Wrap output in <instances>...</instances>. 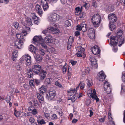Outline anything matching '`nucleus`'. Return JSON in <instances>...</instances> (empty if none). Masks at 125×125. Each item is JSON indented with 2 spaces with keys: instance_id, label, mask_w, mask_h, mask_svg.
Wrapping results in <instances>:
<instances>
[{
  "instance_id": "8",
  "label": "nucleus",
  "mask_w": 125,
  "mask_h": 125,
  "mask_svg": "<svg viewBox=\"0 0 125 125\" xmlns=\"http://www.w3.org/2000/svg\"><path fill=\"white\" fill-rule=\"evenodd\" d=\"M20 60L21 62H31V57L28 54L22 56Z\"/></svg>"
},
{
  "instance_id": "56",
  "label": "nucleus",
  "mask_w": 125,
  "mask_h": 125,
  "mask_svg": "<svg viewBox=\"0 0 125 125\" xmlns=\"http://www.w3.org/2000/svg\"><path fill=\"white\" fill-rule=\"evenodd\" d=\"M124 85L123 84H122L121 88V92L122 93L123 91L125 92V87L124 86Z\"/></svg>"
},
{
  "instance_id": "11",
  "label": "nucleus",
  "mask_w": 125,
  "mask_h": 125,
  "mask_svg": "<svg viewBox=\"0 0 125 125\" xmlns=\"http://www.w3.org/2000/svg\"><path fill=\"white\" fill-rule=\"evenodd\" d=\"M41 4L44 11H46L48 9L49 5H48L46 0H41Z\"/></svg>"
},
{
  "instance_id": "5",
  "label": "nucleus",
  "mask_w": 125,
  "mask_h": 125,
  "mask_svg": "<svg viewBox=\"0 0 125 125\" xmlns=\"http://www.w3.org/2000/svg\"><path fill=\"white\" fill-rule=\"evenodd\" d=\"M122 31L120 30H119L118 31V32L117 33V35L115 36H113V37H117L118 39H117V41L119 42V46H121L122 44L124 43V41L122 39H121L122 37L121 36L122 35Z\"/></svg>"
},
{
  "instance_id": "22",
  "label": "nucleus",
  "mask_w": 125,
  "mask_h": 125,
  "mask_svg": "<svg viewBox=\"0 0 125 125\" xmlns=\"http://www.w3.org/2000/svg\"><path fill=\"white\" fill-rule=\"evenodd\" d=\"M18 51L17 50L13 51L12 54V59L13 61H14L16 60L18 56Z\"/></svg>"
},
{
  "instance_id": "62",
  "label": "nucleus",
  "mask_w": 125,
  "mask_h": 125,
  "mask_svg": "<svg viewBox=\"0 0 125 125\" xmlns=\"http://www.w3.org/2000/svg\"><path fill=\"white\" fill-rule=\"evenodd\" d=\"M10 97L9 96H7L6 99V100L8 103H9L10 100Z\"/></svg>"
},
{
  "instance_id": "55",
  "label": "nucleus",
  "mask_w": 125,
  "mask_h": 125,
  "mask_svg": "<svg viewBox=\"0 0 125 125\" xmlns=\"http://www.w3.org/2000/svg\"><path fill=\"white\" fill-rule=\"evenodd\" d=\"M86 81L87 82V85L89 86L90 87L92 85V83L91 80L87 79Z\"/></svg>"
},
{
  "instance_id": "12",
  "label": "nucleus",
  "mask_w": 125,
  "mask_h": 125,
  "mask_svg": "<svg viewBox=\"0 0 125 125\" xmlns=\"http://www.w3.org/2000/svg\"><path fill=\"white\" fill-rule=\"evenodd\" d=\"M89 91L91 92V93L90 94V96L92 99L94 100L95 99L96 102L99 101V99L96 95L95 89H93V90L92 92L91 89H90Z\"/></svg>"
},
{
  "instance_id": "16",
  "label": "nucleus",
  "mask_w": 125,
  "mask_h": 125,
  "mask_svg": "<svg viewBox=\"0 0 125 125\" xmlns=\"http://www.w3.org/2000/svg\"><path fill=\"white\" fill-rule=\"evenodd\" d=\"M48 30L50 31L53 34L58 33L60 32V31L58 29L52 26H50L48 28Z\"/></svg>"
},
{
  "instance_id": "36",
  "label": "nucleus",
  "mask_w": 125,
  "mask_h": 125,
  "mask_svg": "<svg viewBox=\"0 0 125 125\" xmlns=\"http://www.w3.org/2000/svg\"><path fill=\"white\" fill-rule=\"evenodd\" d=\"M37 122L39 125H42L46 123V122H45L44 120L42 119L41 120L39 119L37 120Z\"/></svg>"
},
{
  "instance_id": "59",
  "label": "nucleus",
  "mask_w": 125,
  "mask_h": 125,
  "mask_svg": "<svg viewBox=\"0 0 125 125\" xmlns=\"http://www.w3.org/2000/svg\"><path fill=\"white\" fill-rule=\"evenodd\" d=\"M34 109V107L32 106L29 107L28 108V110L30 112H31Z\"/></svg>"
},
{
  "instance_id": "45",
  "label": "nucleus",
  "mask_w": 125,
  "mask_h": 125,
  "mask_svg": "<svg viewBox=\"0 0 125 125\" xmlns=\"http://www.w3.org/2000/svg\"><path fill=\"white\" fill-rule=\"evenodd\" d=\"M29 85L32 87H34L35 82L34 80L30 81L29 82Z\"/></svg>"
},
{
  "instance_id": "47",
  "label": "nucleus",
  "mask_w": 125,
  "mask_h": 125,
  "mask_svg": "<svg viewBox=\"0 0 125 125\" xmlns=\"http://www.w3.org/2000/svg\"><path fill=\"white\" fill-rule=\"evenodd\" d=\"M31 112V114H33V115H36L38 113V111L36 109H35V108Z\"/></svg>"
},
{
  "instance_id": "1",
  "label": "nucleus",
  "mask_w": 125,
  "mask_h": 125,
  "mask_svg": "<svg viewBox=\"0 0 125 125\" xmlns=\"http://www.w3.org/2000/svg\"><path fill=\"white\" fill-rule=\"evenodd\" d=\"M101 17L98 14H95L93 16L91 20L94 27H97L99 26L101 21Z\"/></svg>"
},
{
  "instance_id": "39",
  "label": "nucleus",
  "mask_w": 125,
  "mask_h": 125,
  "mask_svg": "<svg viewBox=\"0 0 125 125\" xmlns=\"http://www.w3.org/2000/svg\"><path fill=\"white\" fill-rule=\"evenodd\" d=\"M50 118L52 120H55L57 119L58 117L56 114H52Z\"/></svg>"
},
{
  "instance_id": "63",
  "label": "nucleus",
  "mask_w": 125,
  "mask_h": 125,
  "mask_svg": "<svg viewBox=\"0 0 125 125\" xmlns=\"http://www.w3.org/2000/svg\"><path fill=\"white\" fill-rule=\"evenodd\" d=\"M14 26L16 29H17L19 26V24L17 22H15L14 23Z\"/></svg>"
},
{
  "instance_id": "17",
  "label": "nucleus",
  "mask_w": 125,
  "mask_h": 125,
  "mask_svg": "<svg viewBox=\"0 0 125 125\" xmlns=\"http://www.w3.org/2000/svg\"><path fill=\"white\" fill-rule=\"evenodd\" d=\"M91 50L94 54L96 55L99 53L100 50L97 46H95L94 47L92 48Z\"/></svg>"
},
{
  "instance_id": "28",
  "label": "nucleus",
  "mask_w": 125,
  "mask_h": 125,
  "mask_svg": "<svg viewBox=\"0 0 125 125\" xmlns=\"http://www.w3.org/2000/svg\"><path fill=\"white\" fill-rule=\"evenodd\" d=\"M90 71V69L89 67H86L84 68V70L82 73V75H84L86 74L87 75L89 73V72Z\"/></svg>"
},
{
  "instance_id": "26",
  "label": "nucleus",
  "mask_w": 125,
  "mask_h": 125,
  "mask_svg": "<svg viewBox=\"0 0 125 125\" xmlns=\"http://www.w3.org/2000/svg\"><path fill=\"white\" fill-rule=\"evenodd\" d=\"M85 50L84 48L80 49L77 53V56L78 57H81L83 56Z\"/></svg>"
},
{
  "instance_id": "6",
  "label": "nucleus",
  "mask_w": 125,
  "mask_h": 125,
  "mask_svg": "<svg viewBox=\"0 0 125 125\" xmlns=\"http://www.w3.org/2000/svg\"><path fill=\"white\" fill-rule=\"evenodd\" d=\"M56 95V92L54 90L51 91L47 94L46 98L48 100H51L53 99Z\"/></svg>"
},
{
  "instance_id": "21",
  "label": "nucleus",
  "mask_w": 125,
  "mask_h": 125,
  "mask_svg": "<svg viewBox=\"0 0 125 125\" xmlns=\"http://www.w3.org/2000/svg\"><path fill=\"white\" fill-rule=\"evenodd\" d=\"M36 9L38 14L40 15H42V10L40 6L39 5H37L36 6Z\"/></svg>"
},
{
  "instance_id": "50",
  "label": "nucleus",
  "mask_w": 125,
  "mask_h": 125,
  "mask_svg": "<svg viewBox=\"0 0 125 125\" xmlns=\"http://www.w3.org/2000/svg\"><path fill=\"white\" fill-rule=\"evenodd\" d=\"M92 67L93 68L97 69L98 67L97 63H91Z\"/></svg>"
},
{
  "instance_id": "53",
  "label": "nucleus",
  "mask_w": 125,
  "mask_h": 125,
  "mask_svg": "<svg viewBox=\"0 0 125 125\" xmlns=\"http://www.w3.org/2000/svg\"><path fill=\"white\" fill-rule=\"evenodd\" d=\"M106 116H105L103 117L100 118L99 119V120L101 123L103 122L105 120Z\"/></svg>"
},
{
  "instance_id": "57",
  "label": "nucleus",
  "mask_w": 125,
  "mask_h": 125,
  "mask_svg": "<svg viewBox=\"0 0 125 125\" xmlns=\"http://www.w3.org/2000/svg\"><path fill=\"white\" fill-rule=\"evenodd\" d=\"M25 116H31V112H28L24 114Z\"/></svg>"
},
{
  "instance_id": "20",
  "label": "nucleus",
  "mask_w": 125,
  "mask_h": 125,
  "mask_svg": "<svg viewBox=\"0 0 125 125\" xmlns=\"http://www.w3.org/2000/svg\"><path fill=\"white\" fill-rule=\"evenodd\" d=\"M41 73H40V76H41L40 79L41 80H43L46 77L47 73L45 71L42 70H41Z\"/></svg>"
},
{
  "instance_id": "41",
  "label": "nucleus",
  "mask_w": 125,
  "mask_h": 125,
  "mask_svg": "<svg viewBox=\"0 0 125 125\" xmlns=\"http://www.w3.org/2000/svg\"><path fill=\"white\" fill-rule=\"evenodd\" d=\"M27 74L29 78H32L33 76L31 70H29L27 71Z\"/></svg>"
},
{
  "instance_id": "30",
  "label": "nucleus",
  "mask_w": 125,
  "mask_h": 125,
  "mask_svg": "<svg viewBox=\"0 0 125 125\" xmlns=\"http://www.w3.org/2000/svg\"><path fill=\"white\" fill-rule=\"evenodd\" d=\"M75 14L77 15H79L82 12V10L79 7H77L75 9Z\"/></svg>"
},
{
  "instance_id": "9",
  "label": "nucleus",
  "mask_w": 125,
  "mask_h": 125,
  "mask_svg": "<svg viewBox=\"0 0 125 125\" xmlns=\"http://www.w3.org/2000/svg\"><path fill=\"white\" fill-rule=\"evenodd\" d=\"M22 33L24 34L23 35L21 33H17L16 34V36L18 39H20L19 40L25 41V39L23 36H25L28 33L27 31L24 29L22 30Z\"/></svg>"
},
{
  "instance_id": "10",
  "label": "nucleus",
  "mask_w": 125,
  "mask_h": 125,
  "mask_svg": "<svg viewBox=\"0 0 125 125\" xmlns=\"http://www.w3.org/2000/svg\"><path fill=\"white\" fill-rule=\"evenodd\" d=\"M97 77L100 81L102 82L105 79L106 76L104 72L101 71L98 74Z\"/></svg>"
},
{
  "instance_id": "24",
  "label": "nucleus",
  "mask_w": 125,
  "mask_h": 125,
  "mask_svg": "<svg viewBox=\"0 0 125 125\" xmlns=\"http://www.w3.org/2000/svg\"><path fill=\"white\" fill-rule=\"evenodd\" d=\"M108 118L110 124L111 125H114V122L112 119L111 113L109 112L108 113Z\"/></svg>"
},
{
  "instance_id": "44",
  "label": "nucleus",
  "mask_w": 125,
  "mask_h": 125,
  "mask_svg": "<svg viewBox=\"0 0 125 125\" xmlns=\"http://www.w3.org/2000/svg\"><path fill=\"white\" fill-rule=\"evenodd\" d=\"M21 114V113L20 111H19L17 112L15 111L14 112L15 115L17 117L20 116Z\"/></svg>"
},
{
  "instance_id": "35",
  "label": "nucleus",
  "mask_w": 125,
  "mask_h": 125,
  "mask_svg": "<svg viewBox=\"0 0 125 125\" xmlns=\"http://www.w3.org/2000/svg\"><path fill=\"white\" fill-rule=\"evenodd\" d=\"M78 94L77 93H75L74 95L72 97L71 100L72 102H74L78 98Z\"/></svg>"
},
{
  "instance_id": "38",
  "label": "nucleus",
  "mask_w": 125,
  "mask_h": 125,
  "mask_svg": "<svg viewBox=\"0 0 125 125\" xmlns=\"http://www.w3.org/2000/svg\"><path fill=\"white\" fill-rule=\"evenodd\" d=\"M109 29L111 31H113L115 28V26L113 23H112L111 22H109Z\"/></svg>"
},
{
  "instance_id": "46",
  "label": "nucleus",
  "mask_w": 125,
  "mask_h": 125,
  "mask_svg": "<svg viewBox=\"0 0 125 125\" xmlns=\"http://www.w3.org/2000/svg\"><path fill=\"white\" fill-rule=\"evenodd\" d=\"M66 63H65L62 69V71L63 73H65L66 71L67 70V66L66 64Z\"/></svg>"
},
{
  "instance_id": "31",
  "label": "nucleus",
  "mask_w": 125,
  "mask_h": 125,
  "mask_svg": "<svg viewBox=\"0 0 125 125\" xmlns=\"http://www.w3.org/2000/svg\"><path fill=\"white\" fill-rule=\"evenodd\" d=\"M34 57L37 62H41L42 59V57H41L39 55L36 54L34 55Z\"/></svg>"
},
{
  "instance_id": "29",
  "label": "nucleus",
  "mask_w": 125,
  "mask_h": 125,
  "mask_svg": "<svg viewBox=\"0 0 125 125\" xmlns=\"http://www.w3.org/2000/svg\"><path fill=\"white\" fill-rule=\"evenodd\" d=\"M52 40V36L51 35L46 36L45 37L44 40L46 42H51V41Z\"/></svg>"
},
{
  "instance_id": "60",
  "label": "nucleus",
  "mask_w": 125,
  "mask_h": 125,
  "mask_svg": "<svg viewBox=\"0 0 125 125\" xmlns=\"http://www.w3.org/2000/svg\"><path fill=\"white\" fill-rule=\"evenodd\" d=\"M57 113L60 116H62L63 115V113L62 111L61 110H59L57 112Z\"/></svg>"
},
{
  "instance_id": "15",
  "label": "nucleus",
  "mask_w": 125,
  "mask_h": 125,
  "mask_svg": "<svg viewBox=\"0 0 125 125\" xmlns=\"http://www.w3.org/2000/svg\"><path fill=\"white\" fill-rule=\"evenodd\" d=\"M108 18L110 22H115L117 20L116 15L113 13L109 14L108 15Z\"/></svg>"
},
{
  "instance_id": "33",
  "label": "nucleus",
  "mask_w": 125,
  "mask_h": 125,
  "mask_svg": "<svg viewBox=\"0 0 125 125\" xmlns=\"http://www.w3.org/2000/svg\"><path fill=\"white\" fill-rule=\"evenodd\" d=\"M80 85V88L81 89H83L85 86V84L83 83L82 81H81L79 84L76 87V89L77 90L79 88V86Z\"/></svg>"
},
{
  "instance_id": "34",
  "label": "nucleus",
  "mask_w": 125,
  "mask_h": 125,
  "mask_svg": "<svg viewBox=\"0 0 125 125\" xmlns=\"http://www.w3.org/2000/svg\"><path fill=\"white\" fill-rule=\"evenodd\" d=\"M87 30V27L86 25L85 24H81V30L83 32Z\"/></svg>"
},
{
  "instance_id": "4",
  "label": "nucleus",
  "mask_w": 125,
  "mask_h": 125,
  "mask_svg": "<svg viewBox=\"0 0 125 125\" xmlns=\"http://www.w3.org/2000/svg\"><path fill=\"white\" fill-rule=\"evenodd\" d=\"M43 41V39L42 38L41 35L39 36H35L33 39V43L37 46H38L39 45H40V43Z\"/></svg>"
},
{
  "instance_id": "40",
  "label": "nucleus",
  "mask_w": 125,
  "mask_h": 125,
  "mask_svg": "<svg viewBox=\"0 0 125 125\" xmlns=\"http://www.w3.org/2000/svg\"><path fill=\"white\" fill-rule=\"evenodd\" d=\"M41 46L45 48H47V46L44 43L43 41H42V42H41L40 43V45H39V46H38V48L39 47H40Z\"/></svg>"
},
{
  "instance_id": "49",
  "label": "nucleus",
  "mask_w": 125,
  "mask_h": 125,
  "mask_svg": "<svg viewBox=\"0 0 125 125\" xmlns=\"http://www.w3.org/2000/svg\"><path fill=\"white\" fill-rule=\"evenodd\" d=\"M21 63H17L16 64V68L17 69L20 70L21 69L20 65Z\"/></svg>"
},
{
  "instance_id": "52",
  "label": "nucleus",
  "mask_w": 125,
  "mask_h": 125,
  "mask_svg": "<svg viewBox=\"0 0 125 125\" xmlns=\"http://www.w3.org/2000/svg\"><path fill=\"white\" fill-rule=\"evenodd\" d=\"M55 84L57 86L61 88L62 86L60 83L58 81H56L55 82Z\"/></svg>"
},
{
  "instance_id": "61",
  "label": "nucleus",
  "mask_w": 125,
  "mask_h": 125,
  "mask_svg": "<svg viewBox=\"0 0 125 125\" xmlns=\"http://www.w3.org/2000/svg\"><path fill=\"white\" fill-rule=\"evenodd\" d=\"M13 91L12 92V93H18L19 92V91L16 88H13L12 89Z\"/></svg>"
},
{
  "instance_id": "58",
  "label": "nucleus",
  "mask_w": 125,
  "mask_h": 125,
  "mask_svg": "<svg viewBox=\"0 0 125 125\" xmlns=\"http://www.w3.org/2000/svg\"><path fill=\"white\" fill-rule=\"evenodd\" d=\"M45 82V83H47L48 84H50L51 83V81L50 79L49 78H46Z\"/></svg>"
},
{
  "instance_id": "13",
  "label": "nucleus",
  "mask_w": 125,
  "mask_h": 125,
  "mask_svg": "<svg viewBox=\"0 0 125 125\" xmlns=\"http://www.w3.org/2000/svg\"><path fill=\"white\" fill-rule=\"evenodd\" d=\"M25 41L22 40L16 41L14 42V45L19 49L23 47V42Z\"/></svg>"
},
{
  "instance_id": "27",
  "label": "nucleus",
  "mask_w": 125,
  "mask_h": 125,
  "mask_svg": "<svg viewBox=\"0 0 125 125\" xmlns=\"http://www.w3.org/2000/svg\"><path fill=\"white\" fill-rule=\"evenodd\" d=\"M38 47L37 46L36 47H35L32 45H30L29 47V50L32 52H34L36 50V49H38Z\"/></svg>"
},
{
  "instance_id": "14",
  "label": "nucleus",
  "mask_w": 125,
  "mask_h": 125,
  "mask_svg": "<svg viewBox=\"0 0 125 125\" xmlns=\"http://www.w3.org/2000/svg\"><path fill=\"white\" fill-rule=\"evenodd\" d=\"M41 66L39 65H34L33 66L32 71L35 74L39 73L41 72Z\"/></svg>"
},
{
  "instance_id": "54",
  "label": "nucleus",
  "mask_w": 125,
  "mask_h": 125,
  "mask_svg": "<svg viewBox=\"0 0 125 125\" xmlns=\"http://www.w3.org/2000/svg\"><path fill=\"white\" fill-rule=\"evenodd\" d=\"M45 117L47 119H48L50 117V114L48 112H44L43 113Z\"/></svg>"
},
{
  "instance_id": "23",
  "label": "nucleus",
  "mask_w": 125,
  "mask_h": 125,
  "mask_svg": "<svg viewBox=\"0 0 125 125\" xmlns=\"http://www.w3.org/2000/svg\"><path fill=\"white\" fill-rule=\"evenodd\" d=\"M37 96L39 101L41 103H42L44 101V98L43 96L38 93L37 94Z\"/></svg>"
},
{
  "instance_id": "64",
  "label": "nucleus",
  "mask_w": 125,
  "mask_h": 125,
  "mask_svg": "<svg viewBox=\"0 0 125 125\" xmlns=\"http://www.w3.org/2000/svg\"><path fill=\"white\" fill-rule=\"evenodd\" d=\"M122 79L123 81L125 82V73L123 74L122 77Z\"/></svg>"
},
{
  "instance_id": "3",
  "label": "nucleus",
  "mask_w": 125,
  "mask_h": 125,
  "mask_svg": "<svg viewBox=\"0 0 125 125\" xmlns=\"http://www.w3.org/2000/svg\"><path fill=\"white\" fill-rule=\"evenodd\" d=\"M117 37H114L110 38V44L111 46H113L114 48L112 49L113 51L114 52H117L118 49L116 46L118 42L117 41Z\"/></svg>"
},
{
  "instance_id": "42",
  "label": "nucleus",
  "mask_w": 125,
  "mask_h": 125,
  "mask_svg": "<svg viewBox=\"0 0 125 125\" xmlns=\"http://www.w3.org/2000/svg\"><path fill=\"white\" fill-rule=\"evenodd\" d=\"M71 21L70 20H66L65 22V26L66 27H69L71 25Z\"/></svg>"
},
{
  "instance_id": "25",
  "label": "nucleus",
  "mask_w": 125,
  "mask_h": 125,
  "mask_svg": "<svg viewBox=\"0 0 125 125\" xmlns=\"http://www.w3.org/2000/svg\"><path fill=\"white\" fill-rule=\"evenodd\" d=\"M77 91V90L75 88L71 89L69 90L68 91V95L69 96H71L74 93H76Z\"/></svg>"
},
{
  "instance_id": "2",
  "label": "nucleus",
  "mask_w": 125,
  "mask_h": 125,
  "mask_svg": "<svg viewBox=\"0 0 125 125\" xmlns=\"http://www.w3.org/2000/svg\"><path fill=\"white\" fill-rule=\"evenodd\" d=\"M60 18L59 15L56 13H51L48 15L47 19L50 22H55L58 21Z\"/></svg>"
},
{
  "instance_id": "37",
  "label": "nucleus",
  "mask_w": 125,
  "mask_h": 125,
  "mask_svg": "<svg viewBox=\"0 0 125 125\" xmlns=\"http://www.w3.org/2000/svg\"><path fill=\"white\" fill-rule=\"evenodd\" d=\"M26 22L27 23V25L28 26H31L32 23L31 19L27 17L26 19Z\"/></svg>"
},
{
  "instance_id": "18",
  "label": "nucleus",
  "mask_w": 125,
  "mask_h": 125,
  "mask_svg": "<svg viewBox=\"0 0 125 125\" xmlns=\"http://www.w3.org/2000/svg\"><path fill=\"white\" fill-rule=\"evenodd\" d=\"M89 31V33L88 36L91 39H94V38L95 34V31L94 29L93 28H90Z\"/></svg>"
},
{
  "instance_id": "43",
  "label": "nucleus",
  "mask_w": 125,
  "mask_h": 125,
  "mask_svg": "<svg viewBox=\"0 0 125 125\" xmlns=\"http://www.w3.org/2000/svg\"><path fill=\"white\" fill-rule=\"evenodd\" d=\"M39 50V52L40 54L42 55V56H44L45 54V53L44 50L42 49L41 47H39L38 49Z\"/></svg>"
},
{
  "instance_id": "48",
  "label": "nucleus",
  "mask_w": 125,
  "mask_h": 125,
  "mask_svg": "<svg viewBox=\"0 0 125 125\" xmlns=\"http://www.w3.org/2000/svg\"><path fill=\"white\" fill-rule=\"evenodd\" d=\"M89 60L91 62H97V60L95 59L92 57H91L89 58Z\"/></svg>"
},
{
  "instance_id": "51",
  "label": "nucleus",
  "mask_w": 125,
  "mask_h": 125,
  "mask_svg": "<svg viewBox=\"0 0 125 125\" xmlns=\"http://www.w3.org/2000/svg\"><path fill=\"white\" fill-rule=\"evenodd\" d=\"M35 120L34 118L33 117H30L29 119V122L31 124L34 123Z\"/></svg>"
},
{
  "instance_id": "32",
  "label": "nucleus",
  "mask_w": 125,
  "mask_h": 125,
  "mask_svg": "<svg viewBox=\"0 0 125 125\" xmlns=\"http://www.w3.org/2000/svg\"><path fill=\"white\" fill-rule=\"evenodd\" d=\"M46 87L44 86H42L39 89V90L41 94H43L46 91Z\"/></svg>"
},
{
  "instance_id": "7",
  "label": "nucleus",
  "mask_w": 125,
  "mask_h": 125,
  "mask_svg": "<svg viewBox=\"0 0 125 125\" xmlns=\"http://www.w3.org/2000/svg\"><path fill=\"white\" fill-rule=\"evenodd\" d=\"M104 90L108 94L110 93L112 89L110 87V83L107 81H106L104 84Z\"/></svg>"
},
{
  "instance_id": "19",
  "label": "nucleus",
  "mask_w": 125,
  "mask_h": 125,
  "mask_svg": "<svg viewBox=\"0 0 125 125\" xmlns=\"http://www.w3.org/2000/svg\"><path fill=\"white\" fill-rule=\"evenodd\" d=\"M73 41V38L71 36H70L68 40L67 43V49H69L71 47L72 43Z\"/></svg>"
}]
</instances>
